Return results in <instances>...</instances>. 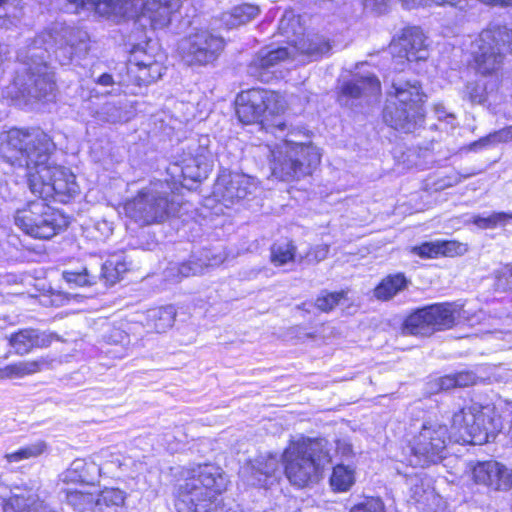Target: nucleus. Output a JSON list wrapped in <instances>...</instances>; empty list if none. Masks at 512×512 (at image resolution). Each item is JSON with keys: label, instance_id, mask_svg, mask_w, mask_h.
Masks as SVG:
<instances>
[{"label": "nucleus", "instance_id": "1", "mask_svg": "<svg viewBox=\"0 0 512 512\" xmlns=\"http://www.w3.org/2000/svg\"><path fill=\"white\" fill-rule=\"evenodd\" d=\"M55 145L39 129H11L0 136V156L12 166L25 168L31 192L43 200L66 203L79 193L74 173L50 161Z\"/></svg>", "mask_w": 512, "mask_h": 512}, {"label": "nucleus", "instance_id": "2", "mask_svg": "<svg viewBox=\"0 0 512 512\" xmlns=\"http://www.w3.org/2000/svg\"><path fill=\"white\" fill-rule=\"evenodd\" d=\"M51 50L61 65H67L78 52L86 50V43L78 30L55 24L19 49L17 59L26 79L17 76L16 84L23 87V93L39 100L51 101L56 95L54 72L48 63Z\"/></svg>", "mask_w": 512, "mask_h": 512}, {"label": "nucleus", "instance_id": "3", "mask_svg": "<svg viewBox=\"0 0 512 512\" xmlns=\"http://www.w3.org/2000/svg\"><path fill=\"white\" fill-rule=\"evenodd\" d=\"M298 19L295 17H283L279 23V30L282 35L289 39V45L278 47L272 50H261L248 66V73L261 82H269L277 77L278 68L294 61L298 53L313 55L320 49L318 41H313L302 37L300 39H290L296 35V26Z\"/></svg>", "mask_w": 512, "mask_h": 512}, {"label": "nucleus", "instance_id": "4", "mask_svg": "<svg viewBox=\"0 0 512 512\" xmlns=\"http://www.w3.org/2000/svg\"><path fill=\"white\" fill-rule=\"evenodd\" d=\"M226 483L221 469L212 464L187 470L175 501L177 512H208L210 503L225 490Z\"/></svg>", "mask_w": 512, "mask_h": 512}, {"label": "nucleus", "instance_id": "5", "mask_svg": "<svg viewBox=\"0 0 512 512\" xmlns=\"http://www.w3.org/2000/svg\"><path fill=\"white\" fill-rule=\"evenodd\" d=\"M383 111L384 121L394 128L410 133L422 122L423 93L417 80H393Z\"/></svg>", "mask_w": 512, "mask_h": 512}, {"label": "nucleus", "instance_id": "6", "mask_svg": "<svg viewBox=\"0 0 512 512\" xmlns=\"http://www.w3.org/2000/svg\"><path fill=\"white\" fill-rule=\"evenodd\" d=\"M171 190L167 180L151 181L126 201V217L139 226L162 223L174 211V201L169 199Z\"/></svg>", "mask_w": 512, "mask_h": 512}, {"label": "nucleus", "instance_id": "7", "mask_svg": "<svg viewBox=\"0 0 512 512\" xmlns=\"http://www.w3.org/2000/svg\"><path fill=\"white\" fill-rule=\"evenodd\" d=\"M511 47L512 32L506 27H493L483 30L471 45L473 67L483 76L497 75L503 66L504 50Z\"/></svg>", "mask_w": 512, "mask_h": 512}, {"label": "nucleus", "instance_id": "8", "mask_svg": "<svg viewBox=\"0 0 512 512\" xmlns=\"http://www.w3.org/2000/svg\"><path fill=\"white\" fill-rule=\"evenodd\" d=\"M452 441L446 425L437 420L423 422L418 432L408 441L410 465L427 466L439 462Z\"/></svg>", "mask_w": 512, "mask_h": 512}, {"label": "nucleus", "instance_id": "9", "mask_svg": "<svg viewBox=\"0 0 512 512\" xmlns=\"http://www.w3.org/2000/svg\"><path fill=\"white\" fill-rule=\"evenodd\" d=\"M319 451V440L305 437L292 441L285 449L284 472L292 485L305 487L316 476L318 465L315 457Z\"/></svg>", "mask_w": 512, "mask_h": 512}, {"label": "nucleus", "instance_id": "10", "mask_svg": "<svg viewBox=\"0 0 512 512\" xmlns=\"http://www.w3.org/2000/svg\"><path fill=\"white\" fill-rule=\"evenodd\" d=\"M496 425L486 415L484 408L471 404L453 413L450 434L456 443L481 445L493 436Z\"/></svg>", "mask_w": 512, "mask_h": 512}, {"label": "nucleus", "instance_id": "11", "mask_svg": "<svg viewBox=\"0 0 512 512\" xmlns=\"http://www.w3.org/2000/svg\"><path fill=\"white\" fill-rule=\"evenodd\" d=\"M462 306L455 303H441L424 307L408 316L403 324V333L429 336L435 331L453 327L457 320L464 318Z\"/></svg>", "mask_w": 512, "mask_h": 512}, {"label": "nucleus", "instance_id": "12", "mask_svg": "<svg viewBox=\"0 0 512 512\" xmlns=\"http://www.w3.org/2000/svg\"><path fill=\"white\" fill-rule=\"evenodd\" d=\"M45 201L41 198V200L30 202L15 215L17 227L31 237L50 239L66 225L64 217Z\"/></svg>", "mask_w": 512, "mask_h": 512}, {"label": "nucleus", "instance_id": "13", "mask_svg": "<svg viewBox=\"0 0 512 512\" xmlns=\"http://www.w3.org/2000/svg\"><path fill=\"white\" fill-rule=\"evenodd\" d=\"M285 109L283 97L274 91L250 89L242 91L236 98V113L244 124L268 121V116H278Z\"/></svg>", "mask_w": 512, "mask_h": 512}, {"label": "nucleus", "instance_id": "14", "mask_svg": "<svg viewBox=\"0 0 512 512\" xmlns=\"http://www.w3.org/2000/svg\"><path fill=\"white\" fill-rule=\"evenodd\" d=\"M310 144L291 139L282 140L271 151L270 168L272 175L282 181H291L305 173V165L310 164Z\"/></svg>", "mask_w": 512, "mask_h": 512}, {"label": "nucleus", "instance_id": "15", "mask_svg": "<svg viewBox=\"0 0 512 512\" xmlns=\"http://www.w3.org/2000/svg\"><path fill=\"white\" fill-rule=\"evenodd\" d=\"M125 75H119V83L135 84L141 87L158 80L164 73L163 55L137 46L133 49L129 62L123 64Z\"/></svg>", "mask_w": 512, "mask_h": 512}, {"label": "nucleus", "instance_id": "16", "mask_svg": "<svg viewBox=\"0 0 512 512\" xmlns=\"http://www.w3.org/2000/svg\"><path fill=\"white\" fill-rule=\"evenodd\" d=\"M111 466L120 469L122 462L119 455L102 451L92 462L83 459H75L70 466L60 474L62 487L92 488L90 483L94 481V474H101L104 469L111 472Z\"/></svg>", "mask_w": 512, "mask_h": 512}, {"label": "nucleus", "instance_id": "17", "mask_svg": "<svg viewBox=\"0 0 512 512\" xmlns=\"http://www.w3.org/2000/svg\"><path fill=\"white\" fill-rule=\"evenodd\" d=\"M224 48L222 37L201 29L182 40L180 52L189 66H205L214 62Z\"/></svg>", "mask_w": 512, "mask_h": 512}, {"label": "nucleus", "instance_id": "18", "mask_svg": "<svg viewBox=\"0 0 512 512\" xmlns=\"http://www.w3.org/2000/svg\"><path fill=\"white\" fill-rule=\"evenodd\" d=\"M209 139L204 137L195 154L185 156L180 163L175 162L169 165L167 173L171 176L173 184L187 186L185 182H200L207 178L212 168L213 155L208 148Z\"/></svg>", "mask_w": 512, "mask_h": 512}, {"label": "nucleus", "instance_id": "19", "mask_svg": "<svg viewBox=\"0 0 512 512\" xmlns=\"http://www.w3.org/2000/svg\"><path fill=\"white\" fill-rule=\"evenodd\" d=\"M0 512H56L45 500L39 486L16 487L0 483Z\"/></svg>", "mask_w": 512, "mask_h": 512}, {"label": "nucleus", "instance_id": "20", "mask_svg": "<svg viewBox=\"0 0 512 512\" xmlns=\"http://www.w3.org/2000/svg\"><path fill=\"white\" fill-rule=\"evenodd\" d=\"M62 10L78 13L81 9L95 10L99 15L111 17L128 15L135 11L141 0H55Z\"/></svg>", "mask_w": 512, "mask_h": 512}, {"label": "nucleus", "instance_id": "21", "mask_svg": "<svg viewBox=\"0 0 512 512\" xmlns=\"http://www.w3.org/2000/svg\"><path fill=\"white\" fill-rule=\"evenodd\" d=\"M426 37L418 27H408L402 30L401 35L394 38L390 50L394 57L406 62L421 61L428 58Z\"/></svg>", "mask_w": 512, "mask_h": 512}, {"label": "nucleus", "instance_id": "22", "mask_svg": "<svg viewBox=\"0 0 512 512\" xmlns=\"http://www.w3.org/2000/svg\"><path fill=\"white\" fill-rule=\"evenodd\" d=\"M256 188L254 178L241 174L222 171L214 185V194L225 202L246 198Z\"/></svg>", "mask_w": 512, "mask_h": 512}, {"label": "nucleus", "instance_id": "23", "mask_svg": "<svg viewBox=\"0 0 512 512\" xmlns=\"http://www.w3.org/2000/svg\"><path fill=\"white\" fill-rule=\"evenodd\" d=\"M226 260V255L217 251L205 250L201 253L199 258H192L188 262L181 264H170L166 269V278L170 281L178 282L181 279L189 276H195L204 273L205 269L209 267H216Z\"/></svg>", "mask_w": 512, "mask_h": 512}, {"label": "nucleus", "instance_id": "24", "mask_svg": "<svg viewBox=\"0 0 512 512\" xmlns=\"http://www.w3.org/2000/svg\"><path fill=\"white\" fill-rule=\"evenodd\" d=\"M471 476L476 484L485 485L494 490L512 488V470L496 461L478 462L472 466Z\"/></svg>", "mask_w": 512, "mask_h": 512}, {"label": "nucleus", "instance_id": "25", "mask_svg": "<svg viewBox=\"0 0 512 512\" xmlns=\"http://www.w3.org/2000/svg\"><path fill=\"white\" fill-rule=\"evenodd\" d=\"M181 7L180 0H141L137 9L128 15H115V17H134L139 9L142 8L143 16L148 18L153 29H163L167 27L172 15Z\"/></svg>", "mask_w": 512, "mask_h": 512}, {"label": "nucleus", "instance_id": "26", "mask_svg": "<svg viewBox=\"0 0 512 512\" xmlns=\"http://www.w3.org/2000/svg\"><path fill=\"white\" fill-rule=\"evenodd\" d=\"M241 473L249 484L268 488L280 474V462L276 456H260L243 468Z\"/></svg>", "mask_w": 512, "mask_h": 512}, {"label": "nucleus", "instance_id": "27", "mask_svg": "<svg viewBox=\"0 0 512 512\" xmlns=\"http://www.w3.org/2000/svg\"><path fill=\"white\" fill-rule=\"evenodd\" d=\"M380 90V81L375 76L354 77L341 86L339 101L343 105H349V100L377 96Z\"/></svg>", "mask_w": 512, "mask_h": 512}, {"label": "nucleus", "instance_id": "28", "mask_svg": "<svg viewBox=\"0 0 512 512\" xmlns=\"http://www.w3.org/2000/svg\"><path fill=\"white\" fill-rule=\"evenodd\" d=\"M468 250L467 245L455 240H436L424 242L412 248V252L421 258H437L439 256L454 257Z\"/></svg>", "mask_w": 512, "mask_h": 512}, {"label": "nucleus", "instance_id": "29", "mask_svg": "<svg viewBox=\"0 0 512 512\" xmlns=\"http://www.w3.org/2000/svg\"><path fill=\"white\" fill-rule=\"evenodd\" d=\"M176 310L172 305L149 309L143 323L148 333H164L175 321Z\"/></svg>", "mask_w": 512, "mask_h": 512}, {"label": "nucleus", "instance_id": "30", "mask_svg": "<svg viewBox=\"0 0 512 512\" xmlns=\"http://www.w3.org/2000/svg\"><path fill=\"white\" fill-rule=\"evenodd\" d=\"M124 492L116 488H106L94 496L93 512H124Z\"/></svg>", "mask_w": 512, "mask_h": 512}, {"label": "nucleus", "instance_id": "31", "mask_svg": "<svg viewBox=\"0 0 512 512\" xmlns=\"http://www.w3.org/2000/svg\"><path fill=\"white\" fill-rule=\"evenodd\" d=\"M9 343L17 354L24 355L29 353L34 347L44 346L45 337L38 330L23 329L11 335Z\"/></svg>", "mask_w": 512, "mask_h": 512}, {"label": "nucleus", "instance_id": "32", "mask_svg": "<svg viewBox=\"0 0 512 512\" xmlns=\"http://www.w3.org/2000/svg\"><path fill=\"white\" fill-rule=\"evenodd\" d=\"M408 283L409 281L402 273L388 275L375 287L373 295L377 300L388 301L403 291Z\"/></svg>", "mask_w": 512, "mask_h": 512}, {"label": "nucleus", "instance_id": "33", "mask_svg": "<svg viewBox=\"0 0 512 512\" xmlns=\"http://www.w3.org/2000/svg\"><path fill=\"white\" fill-rule=\"evenodd\" d=\"M259 13L260 9L258 6L245 3L233 7L229 12L223 13L221 19L228 28H235L250 22L256 18Z\"/></svg>", "mask_w": 512, "mask_h": 512}, {"label": "nucleus", "instance_id": "34", "mask_svg": "<svg viewBox=\"0 0 512 512\" xmlns=\"http://www.w3.org/2000/svg\"><path fill=\"white\" fill-rule=\"evenodd\" d=\"M128 270V263L123 252L113 253L102 265L101 277L106 283L115 284Z\"/></svg>", "mask_w": 512, "mask_h": 512}, {"label": "nucleus", "instance_id": "35", "mask_svg": "<svg viewBox=\"0 0 512 512\" xmlns=\"http://www.w3.org/2000/svg\"><path fill=\"white\" fill-rule=\"evenodd\" d=\"M92 488H77V487H61L60 490L65 494V500L74 509L84 511L92 508L94 503V493Z\"/></svg>", "mask_w": 512, "mask_h": 512}, {"label": "nucleus", "instance_id": "36", "mask_svg": "<svg viewBox=\"0 0 512 512\" xmlns=\"http://www.w3.org/2000/svg\"><path fill=\"white\" fill-rule=\"evenodd\" d=\"M355 483L354 470L345 465H337L333 468L330 477V486L335 492H346Z\"/></svg>", "mask_w": 512, "mask_h": 512}, {"label": "nucleus", "instance_id": "37", "mask_svg": "<svg viewBox=\"0 0 512 512\" xmlns=\"http://www.w3.org/2000/svg\"><path fill=\"white\" fill-rule=\"evenodd\" d=\"M46 449V443L42 440H38L34 443L19 448L15 452L6 453L4 458L8 463H17L23 460L39 457L46 451Z\"/></svg>", "mask_w": 512, "mask_h": 512}, {"label": "nucleus", "instance_id": "38", "mask_svg": "<svg viewBox=\"0 0 512 512\" xmlns=\"http://www.w3.org/2000/svg\"><path fill=\"white\" fill-rule=\"evenodd\" d=\"M40 370V365L35 361H21L10 364L0 369V379L21 378L26 375L34 374Z\"/></svg>", "mask_w": 512, "mask_h": 512}, {"label": "nucleus", "instance_id": "39", "mask_svg": "<svg viewBox=\"0 0 512 512\" xmlns=\"http://www.w3.org/2000/svg\"><path fill=\"white\" fill-rule=\"evenodd\" d=\"M512 219V213L493 212L489 215H473L468 222L474 224L480 229H493L497 226L505 225Z\"/></svg>", "mask_w": 512, "mask_h": 512}, {"label": "nucleus", "instance_id": "40", "mask_svg": "<svg viewBox=\"0 0 512 512\" xmlns=\"http://www.w3.org/2000/svg\"><path fill=\"white\" fill-rule=\"evenodd\" d=\"M508 141H512V125L489 135L480 138L479 140L473 142L469 146V150L478 151L483 148L496 145L498 143H505Z\"/></svg>", "mask_w": 512, "mask_h": 512}, {"label": "nucleus", "instance_id": "41", "mask_svg": "<svg viewBox=\"0 0 512 512\" xmlns=\"http://www.w3.org/2000/svg\"><path fill=\"white\" fill-rule=\"evenodd\" d=\"M296 248L290 241H281L273 244L271 248V261L275 266H282L293 262Z\"/></svg>", "mask_w": 512, "mask_h": 512}, {"label": "nucleus", "instance_id": "42", "mask_svg": "<svg viewBox=\"0 0 512 512\" xmlns=\"http://www.w3.org/2000/svg\"><path fill=\"white\" fill-rule=\"evenodd\" d=\"M476 375L470 371H462L452 375H446L439 380L441 390H449L455 387H468L476 382Z\"/></svg>", "mask_w": 512, "mask_h": 512}, {"label": "nucleus", "instance_id": "43", "mask_svg": "<svg viewBox=\"0 0 512 512\" xmlns=\"http://www.w3.org/2000/svg\"><path fill=\"white\" fill-rule=\"evenodd\" d=\"M63 278L68 284L84 287L91 286L97 282L98 275L92 274L87 267L81 270H67L63 272Z\"/></svg>", "mask_w": 512, "mask_h": 512}, {"label": "nucleus", "instance_id": "44", "mask_svg": "<svg viewBox=\"0 0 512 512\" xmlns=\"http://www.w3.org/2000/svg\"><path fill=\"white\" fill-rule=\"evenodd\" d=\"M488 94L486 85L479 82L468 83L464 90V97L473 104L484 103L488 98Z\"/></svg>", "mask_w": 512, "mask_h": 512}, {"label": "nucleus", "instance_id": "45", "mask_svg": "<svg viewBox=\"0 0 512 512\" xmlns=\"http://www.w3.org/2000/svg\"><path fill=\"white\" fill-rule=\"evenodd\" d=\"M113 232V224L105 219H99L88 227L89 235L95 240H104Z\"/></svg>", "mask_w": 512, "mask_h": 512}, {"label": "nucleus", "instance_id": "46", "mask_svg": "<svg viewBox=\"0 0 512 512\" xmlns=\"http://www.w3.org/2000/svg\"><path fill=\"white\" fill-rule=\"evenodd\" d=\"M406 9H414L418 7H442V6H460L462 0H402Z\"/></svg>", "mask_w": 512, "mask_h": 512}, {"label": "nucleus", "instance_id": "47", "mask_svg": "<svg viewBox=\"0 0 512 512\" xmlns=\"http://www.w3.org/2000/svg\"><path fill=\"white\" fill-rule=\"evenodd\" d=\"M120 74L125 75V70H123V65L119 68V71L116 74V77H114L113 75H111L109 73H103L95 80V82L104 87L113 86V85L117 84L120 87L125 88V90H124L125 93L137 94V92L133 88H130L131 86H135V84L125 85V84L119 83V75Z\"/></svg>", "mask_w": 512, "mask_h": 512}, {"label": "nucleus", "instance_id": "48", "mask_svg": "<svg viewBox=\"0 0 512 512\" xmlns=\"http://www.w3.org/2000/svg\"><path fill=\"white\" fill-rule=\"evenodd\" d=\"M349 512H386L383 501L379 497H367L354 505Z\"/></svg>", "mask_w": 512, "mask_h": 512}, {"label": "nucleus", "instance_id": "49", "mask_svg": "<svg viewBox=\"0 0 512 512\" xmlns=\"http://www.w3.org/2000/svg\"><path fill=\"white\" fill-rule=\"evenodd\" d=\"M104 340L108 344L120 345L124 349H126L130 344L129 335L118 327H112L109 329V331L104 335Z\"/></svg>", "mask_w": 512, "mask_h": 512}, {"label": "nucleus", "instance_id": "50", "mask_svg": "<svg viewBox=\"0 0 512 512\" xmlns=\"http://www.w3.org/2000/svg\"><path fill=\"white\" fill-rule=\"evenodd\" d=\"M495 286L501 291H512V264L495 272Z\"/></svg>", "mask_w": 512, "mask_h": 512}, {"label": "nucleus", "instance_id": "51", "mask_svg": "<svg viewBox=\"0 0 512 512\" xmlns=\"http://www.w3.org/2000/svg\"><path fill=\"white\" fill-rule=\"evenodd\" d=\"M345 292L330 293L322 297V312H327L333 309L335 305L340 304L345 299Z\"/></svg>", "mask_w": 512, "mask_h": 512}, {"label": "nucleus", "instance_id": "52", "mask_svg": "<svg viewBox=\"0 0 512 512\" xmlns=\"http://www.w3.org/2000/svg\"><path fill=\"white\" fill-rule=\"evenodd\" d=\"M389 2L390 0H364V5L376 14H383L387 11Z\"/></svg>", "mask_w": 512, "mask_h": 512}, {"label": "nucleus", "instance_id": "53", "mask_svg": "<svg viewBox=\"0 0 512 512\" xmlns=\"http://www.w3.org/2000/svg\"><path fill=\"white\" fill-rule=\"evenodd\" d=\"M480 1L483 3H486V4L512 6V0H480Z\"/></svg>", "mask_w": 512, "mask_h": 512}, {"label": "nucleus", "instance_id": "54", "mask_svg": "<svg viewBox=\"0 0 512 512\" xmlns=\"http://www.w3.org/2000/svg\"><path fill=\"white\" fill-rule=\"evenodd\" d=\"M17 1L18 0H0V18L6 15V7Z\"/></svg>", "mask_w": 512, "mask_h": 512}, {"label": "nucleus", "instance_id": "55", "mask_svg": "<svg viewBox=\"0 0 512 512\" xmlns=\"http://www.w3.org/2000/svg\"><path fill=\"white\" fill-rule=\"evenodd\" d=\"M274 126L281 132H283L286 127L285 123L280 118L275 119Z\"/></svg>", "mask_w": 512, "mask_h": 512}, {"label": "nucleus", "instance_id": "56", "mask_svg": "<svg viewBox=\"0 0 512 512\" xmlns=\"http://www.w3.org/2000/svg\"><path fill=\"white\" fill-rule=\"evenodd\" d=\"M436 113H437V116H438L439 119L447 118V119H450V120H454V116L453 115L445 114V112L442 111V110L441 111L437 110Z\"/></svg>", "mask_w": 512, "mask_h": 512}, {"label": "nucleus", "instance_id": "57", "mask_svg": "<svg viewBox=\"0 0 512 512\" xmlns=\"http://www.w3.org/2000/svg\"><path fill=\"white\" fill-rule=\"evenodd\" d=\"M331 49H332V46L329 42L322 41V48H321L322 55L328 53Z\"/></svg>", "mask_w": 512, "mask_h": 512}, {"label": "nucleus", "instance_id": "58", "mask_svg": "<svg viewBox=\"0 0 512 512\" xmlns=\"http://www.w3.org/2000/svg\"><path fill=\"white\" fill-rule=\"evenodd\" d=\"M146 47H149V50H148V51H152V52L154 51V48H153V47H151V46H149V44H146Z\"/></svg>", "mask_w": 512, "mask_h": 512}, {"label": "nucleus", "instance_id": "59", "mask_svg": "<svg viewBox=\"0 0 512 512\" xmlns=\"http://www.w3.org/2000/svg\"><path fill=\"white\" fill-rule=\"evenodd\" d=\"M374 1L377 3V4H376L377 6H379V5H380V3L382 2V0H374Z\"/></svg>", "mask_w": 512, "mask_h": 512}, {"label": "nucleus", "instance_id": "60", "mask_svg": "<svg viewBox=\"0 0 512 512\" xmlns=\"http://www.w3.org/2000/svg\"><path fill=\"white\" fill-rule=\"evenodd\" d=\"M509 434H510V438H511V440H512V425H511V428H510Z\"/></svg>", "mask_w": 512, "mask_h": 512}]
</instances>
